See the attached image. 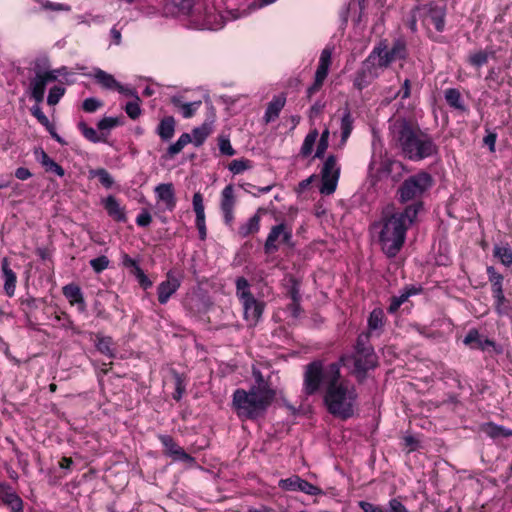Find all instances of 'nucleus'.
Listing matches in <instances>:
<instances>
[{"instance_id": "8fccbe9b", "label": "nucleus", "mask_w": 512, "mask_h": 512, "mask_svg": "<svg viewBox=\"0 0 512 512\" xmlns=\"http://www.w3.org/2000/svg\"><path fill=\"white\" fill-rule=\"evenodd\" d=\"M298 491H301V492H303L307 495H311V496H316V495L322 494V490L319 487L309 483L308 481H306L302 478H301L299 486H298Z\"/></svg>"}, {"instance_id": "c9c22d12", "label": "nucleus", "mask_w": 512, "mask_h": 512, "mask_svg": "<svg viewBox=\"0 0 512 512\" xmlns=\"http://www.w3.org/2000/svg\"><path fill=\"white\" fill-rule=\"evenodd\" d=\"M495 257L499 258L501 263L505 266L512 265V248L508 245L498 246L496 245L493 250Z\"/></svg>"}, {"instance_id": "e2e57ef3", "label": "nucleus", "mask_w": 512, "mask_h": 512, "mask_svg": "<svg viewBox=\"0 0 512 512\" xmlns=\"http://www.w3.org/2000/svg\"><path fill=\"white\" fill-rule=\"evenodd\" d=\"M125 111L132 119L138 118L141 114V109L138 102H128L126 104Z\"/></svg>"}, {"instance_id": "2f4dec72", "label": "nucleus", "mask_w": 512, "mask_h": 512, "mask_svg": "<svg viewBox=\"0 0 512 512\" xmlns=\"http://www.w3.org/2000/svg\"><path fill=\"white\" fill-rule=\"evenodd\" d=\"M318 136H319V133H318L317 129H312L306 135V137L303 141V144L301 146V149H300V155L302 157H307L312 153Z\"/></svg>"}, {"instance_id": "0eeeda50", "label": "nucleus", "mask_w": 512, "mask_h": 512, "mask_svg": "<svg viewBox=\"0 0 512 512\" xmlns=\"http://www.w3.org/2000/svg\"><path fill=\"white\" fill-rule=\"evenodd\" d=\"M406 45L403 41L397 40L391 49H387L384 43L376 46L369 56H374V62L378 69L387 68L392 62L406 57Z\"/></svg>"}, {"instance_id": "bf43d9fd", "label": "nucleus", "mask_w": 512, "mask_h": 512, "mask_svg": "<svg viewBox=\"0 0 512 512\" xmlns=\"http://www.w3.org/2000/svg\"><path fill=\"white\" fill-rule=\"evenodd\" d=\"M358 505L362 512H389L386 507L368 501H360Z\"/></svg>"}, {"instance_id": "7ed1b4c3", "label": "nucleus", "mask_w": 512, "mask_h": 512, "mask_svg": "<svg viewBox=\"0 0 512 512\" xmlns=\"http://www.w3.org/2000/svg\"><path fill=\"white\" fill-rule=\"evenodd\" d=\"M327 387L324 402L330 414L342 420L354 415L358 394L354 386L340 379V364L327 366Z\"/></svg>"}, {"instance_id": "7c9ffc66", "label": "nucleus", "mask_w": 512, "mask_h": 512, "mask_svg": "<svg viewBox=\"0 0 512 512\" xmlns=\"http://www.w3.org/2000/svg\"><path fill=\"white\" fill-rule=\"evenodd\" d=\"M259 228L260 216L258 214H255L245 224H242L239 227L238 233L242 238H245L250 234L258 232Z\"/></svg>"}, {"instance_id": "9d476101", "label": "nucleus", "mask_w": 512, "mask_h": 512, "mask_svg": "<svg viewBox=\"0 0 512 512\" xmlns=\"http://www.w3.org/2000/svg\"><path fill=\"white\" fill-rule=\"evenodd\" d=\"M291 239L292 231L285 223L273 226L264 244L265 253L270 254L276 252L281 243L291 245Z\"/></svg>"}, {"instance_id": "f704fd0d", "label": "nucleus", "mask_w": 512, "mask_h": 512, "mask_svg": "<svg viewBox=\"0 0 512 512\" xmlns=\"http://www.w3.org/2000/svg\"><path fill=\"white\" fill-rule=\"evenodd\" d=\"M191 142V135L188 133H183L175 143L171 144L168 147L167 154L169 155V157H173L176 154L180 153L182 149Z\"/></svg>"}, {"instance_id": "de8ad7c7", "label": "nucleus", "mask_w": 512, "mask_h": 512, "mask_svg": "<svg viewBox=\"0 0 512 512\" xmlns=\"http://www.w3.org/2000/svg\"><path fill=\"white\" fill-rule=\"evenodd\" d=\"M252 374L256 384L250 388H259L262 391L276 392L273 388L270 387L269 383L264 379L262 373L259 370L253 369Z\"/></svg>"}, {"instance_id": "dca6fc26", "label": "nucleus", "mask_w": 512, "mask_h": 512, "mask_svg": "<svg viewBox=\"0 0 512 512\" xmlns=\"http://www.w3.org/2000/svg\"><path fill=\"white\" fill-rule=\"evenodd\" d=\"M181 284V279L174 272L167 273L166 280L158 285V301L160 304L168 302L169 298L178 290Z\"/></svg>"}, {"instance_id": "603ef678", "label": "nucleus", "mask_w": 512, "mask_h": 512, "mask_svg": "<svg viewBox=\"0 0 512 512\" xmlns=\"http://www.w3.org/2000/svg\"><path fill=\"white\" fill-rule=\"evenodd\" d=\"M65 89L61 86H54L50 89L48 97H47V103L51 106L56 105L60 98L64 95Z\"/></svg>"}, {"instance_id": "4be33fe9", "label": "nucleus", "mask_w": 512, "mask_h": 512, "mask_svg": "<svg viewBox=\"0 0 512 512\" xmlns=\"http://www.w3.org/2000/svg\"><path fill=\"white\" fill-rule=\"evenodd\" d=\"M445 12L442 8L430 7L427 10L424 24L432 23L438 32H442L445 26Z\"/></svg>"}, {"instance_id": "0e129e2a", "label": "nucleus", "mask_w": 512, "mask_h": 512, "mask_svg": "<svg viewBox=\"0 0 512 512\" xmlns=\"http://www.w3.org/2000/svg\"><path fill=\"white\" fill-rule=\"evenodd\" d=\"M122 265L125 268L130 269V273L134 275L136 273V269H140V266L137 264V262L132 259L128 254L122 255Z\"/></svg>"}, {"instance_id": "09e8293b", "label": "nucleus", "mask_w": 512, "mask_h": 512, "mask_svg": "<svg viewBox=\"0 0 512 512\" xmlns=\"http://www.w3.org/2000/svg\"><path fill=\"white\" fill-rule=\"evenodd\" d=\"M251 168V161L247 159H235L229 164V170L234 174H240Z\"/></svg>"}, {"instance_id": "f03ea898", "label": "nucleus", "mask_w": 512, "mask_h": 512, "mask_svg": "<svg viewBox=\"0 0 512 512\" xmlns=\"http://www.w3.org/2000/svg\"><path fill=\"white\" fill-rule=\"evenodd\" d=\"M392 138L404 157L420 161L438 153L433 138L406 119H397L391 126Z\"/></svg>"}, {"instance_id": "13d9d810", "label": "nucleus", "mask_w": 512, "mask_h": 512, "mask_svg": "<svg viewBox=\"0 0 512 512\" xmlns=\"http://www.w3.org/2000/svg\"><path fill=\"white\" fill-rule=\"evenodd\" d=\"M103 103L97 98L90 97L83 101L82 108L87 113L95 112L97 109L102 107Z\"/></svg>"}, {"instance_id": "393cba45", "label": "nucleus", "mask_w": 512, "mask_h": 512, "mask_svg": "<svg viewBox=\"0 0 512 512\" xmlns=\"http://www.w3.org/2000/svg\"><path fill=\"white\" fill-rule=\"evenodd\" d=\"M354 119L351 115L350 109L345 108L340 122L341 140L340 146H344L351 135L353 130Z\"/></svg>"}, {"instance_id": "a211bd4d", "label": "nucleus", "mask_w": 512, "mask_h": 512, "mask_svg": "<svg viewBox=\"0 0 512 512\" xmlns=\"http://www.w3.org/2000/svg\"><path fill=\"white\" fill-rule=\"evenodd\" d=\"M244 309V317L250 325H256L263 313V304L258 302L254 296L241 301Z\"/></svg>"}, {"instance_id": "6e6d98bb", "label": "nucleus", "mask_w": 512, "mask_h": 512, "mask_svg": "<svg viewBox=\"0 0 512 512\" xmlns=\"http://www.w3.org/2000/svg\"><path fill=\"white\" fill-rule=\"evenodd\" d=\"M160 441L166 449L167 454L171 457L174 454V451L179 449V445L174 442L171 436L162 435L160 436Z\"/></svg>"}, {"instance_id": "20e7f679", "label": "nucleus", "mask_w": 512, "mask_h": 512, "mask_svg": "<svg viewBox=\"0 0 512 512\" xmlns=\"http://www.w3.org/2000/svg\"><path fill=\"white\" fill-rule=\"evenodd\" d=\"M276 397V392L259 388L236 389L232 397V408L242 420H256L265 415Z\"/></svg>"}, {"instance_id": "72a5a7b5", "label": "nucleus", "mask_w": 512, "mask_h": 512, "mask_svg": "<svg viewBox=\"0 0 512 512\" xmlns=\"http://www.w3.org/2000/svg\"><path fill=\"white\" fill-rule=\"evenodd\" d=\"M484 432L491 438L512 436V430L506 429L493 423H488L483 428Z\"/></svg>"}, {"instance_id": "b1692460", "label": "nucleus", "mask_w": 512, "mask_h": 512, "mask_svg": "<svg viewBox=\"0 0 512 512\" xmlns=\"http://www.w3.org/2000/svg\"><path fill=\"white\" fill-rule=\"evenodd\" d=\"M213 131V121H205L201 126L196 127L192 130V142L194 146L199 147L201 146L206 138L212 133Z\"/></svg>"}, {"instance_id": "774afa93", "label": "nucleus", "mask_w": 512, "mask_h": 512, "mask_svg": "<svg viewBox=\"0 0 512 512\" xmlns=\"http://www.w3.org/2000/svg\"><path fill=\"white\" fill-rule=\"evenodd\" d=\"M219 149L222 154L227 156H233L235 154V150L232 148L230 141L227 139L220 140Z\"/></svg>"}, {"instance_id": "a19ab883", "label": "nucleus", "mask_w": 512, "mask_h": 512, "mask_svg": "<svg viewBox=\"0 0 512 512\" xmlns=\"http://www.w3.org/2000/svg\"><path fill=\"white\" fill-rule=\"evenodd\" d=\"M78 128L84 137L93 143H98L104 140L102 135H99L94 128L89 127L85 122H79Z\"/></svg>"}, {"instance_id": "79ce46f5", "label": "nucleus", "mask_w": 512, "mask_h": 512, "mask_svg": "<svg viewBox=\"0 0 512 512\" xmlns=\"http://www.w3.org/2000/svg\"><path fill=\"white\" fill-rule=\"evenodd\" d=\"M329 135H330L329 129L325 128L323 130V132L321 133V136H320V139H319V142L317 145V149H316V152H315V155L313 158L321 159L324 157V154L329 145Z\"/></svg>"}, {"instance_id": "69168bd1", "label": "nucleus", "mask_w": 512, "mask_h": 512, "mask_svg": "<svg viewBox=\"0 0 512 512\" xmlns=\"http://www.w3.org/2000/svg\"><path fill=\"white\" fill-rule=\"evenodd\" d=\"M171 457L173 460L183 461L186 463L194 462V458L186 453L182 447H179L178 450L174 451V454Z\"/></svg>"}, {"instance_id": "49530a36", "label": "nucleus", "mask_w": 512, "mask_h": 512, "mask_svg": "<svg viewBox=\"0 0 512 512\" xmlns=\"http://www.w3.org/2000/svg\"><path fill=\"white\" fill-rule=\"evenodd\" d=\"M118 125H120V120L117 117H104L97 123L102 136H105V131H109Z\"/></svg>"}, {"instance_id": "39448f33", "label": "nucleus", "mask_w": 512, "mask_h": 512, "mask_svg": "<svg viewBox=\"0 0 512 512\" xmlns=\"http://www.w3.org/2000/svg\"><path fill=\"white\" fill-rule=\"evenodd\" d=\"M337 363L340 366H348L352 363V373L359 381H362L365 378L366 372L376 366V355L369 344V335H359L355 346V353L341 356Z\"/></svg>"}, {"instance_id": "473e14b6", "label": "nucleus", "mask_w": 512, "mask_h": 512, "mask_svg": "<svg viewBox=\"0 0 512 512\" xmlns=\"http://www.w3.org/2000/svg\"><path fill=\"white\" fill-rule=\"evenodd\" d=\"M417 293V290L414 289V288H410V289H405L399 296H393L391 298V302H390V305L388 307V312L390 313H395L399 307L405 302L408 300V298L413 295V294H416Z\"/></svg>"}, {"instance_id": "4468645a", "label": "nucleus", "mask_w": 512, "mask_h": 512, "mask_svg": "<svg viewBox=\"0 0 512 512\" xmlns=\"http://www.w3.org/2000/svg\"><path fill=\"white\" fill-rule=\"evenodd\" d=\"M58 72V70H53L37 73L34 79L31 81V96L37 103L43 101L46 85L49 82L55 81L57 79Z\"/></svg>"}, {"instance_id": "e433bc0d", "label": "nucleus", "mask_w": 512, "mask_h": 512, "mask_svg": "<svg viewBox=\"0 0 512 512\" xmlns=\"http://www.w3.org/2000/svg\"><path fill=\"white\" fill-rule=\"evenodd\" d=\"M90 177L98 178L99 182L107 189L111 188L114 184V179L111 174L104 168H99L90 171Z\"/></svg>"}, {"instance_id": "052dcab7", "label": "nucleus", "mask_w": 512, "mask_h": 512, "mask_svg": "<svg viewBox=\"0 0 512 512\" xmlns=\"http://www.w3.org/2000/svg\"><path fill=\"white\" fill-rule=\"evenodd\" d=\"M387 510L389 512H409L406 506L397 498L389 500Z\"/></svg>"}, {"instance_id": "f8f14e48", "label": "nucleus", "mask_w": 512, "mask_h": 512, "mask_svg": "<svg viewBox=\"0 0 512 512\" xmlns=\"http://www.w3.org/2000/svg\"><path fill=\"white\" fill-rule=\"evenodd\" d=\"M379 76V69L374 62V56H368L363 61L361 68L356 72L354 78V87L362 90L367 87L375 78Z\"/></svg>"}, {"instance_id": "c756f323", "label": "nucleus", "mask_w": 512, "mask_h": 512, "mask_svg": "<svg viewBox=\"0 0 512 512\" xmlns=\"http://www.w3.org/2000/svg\"><path fill=\"white\" fill-rule=\"evenodd\" d=\"M37 159L47 172H53L60 177L64 176V169L60 165H58L53 159H51L43 150H41Z\"/></svg>"}, {"instance_id": "2eb2a0df", "label": "nucleus", "mask_w": 512, "mask_h": 512, "mask_svg": "<svg viewBox=\"0 0 512 512\" xmlns=\"http://www.w3.org/2000/svg\"><path fill=\"white\" fill-rule=\"evenodd\" d=\"M236 205L235 189L232 184L227 185L221 192L220 208L224 222L231 226L234 221V207Z\"/></svg>"}, {"instance_id": "c85d7f7f", "label": "nucleus", "mask_w": 512, "mask_h": 512, "mask_svg": "<svg viewBox=\"0 0 512 512\" xmlns=\"http://www.w3.org/2000/svg\"><path fill=\"white\" fill-rule=\"evenodd\" d=\"M171 102L175 107H178L182 111V116L184 118H191L196 110L200 107L201 101H194L190 103H182L179 97H172Z\"/></svg>"}, {"instance_id": "37998d69", "label": "nucleus", "mask_w": 512, "mask_h": 512, "mask_svg": "<svg viewBox=\"0 0 512 512\" xmlns=\"http://www.w3.org/2000/svg\"><path fill=\"white\" fill-rule=\"evenodd\" d=\"M493 56L494 52H488L480 50L474 54H471L469 56V63L474 67H481L482 65L486 64L488 61L489 56Z\"/></svg>"}, {"instance_id": "423d86ee", "label": "nucleus", "mask_w": 512, "mask_h": 512, "mask_svg": "<svg viewBox=\"0 0 512 512\" xmlns=\"http://www.w3.org/2000/svg\"><path fill=\"white\" fill-rule=\"evenodd\" d=\"M433 179L429 173L419 172L403 181L398 188L399 200L405 203L411 200L419 199L432 187Z\"/></svg>"}, {"instance_id": "6ab92c4d", "label": "nucleus", "mask_w": 512, "mask_h": 512, "mask_svg": "<svg viewBox=\"0 0 512 512\" xmlns=\"http://www.w3.org/2000/svg\"><path fill=\"white\" fill-rule=\"evenodd\" d=\"M154 192L158 200L165 205L167 210H174L176 207V197L172 183H161L155 187Z\"/></svg>"}, {"instance_id": "3c124183", "label": "nucleus", "mask_w": 512, "mask_h": 512, "mask_svg": "<svg viewBox=\"0 0 512 512\" xmlns=\"http://www.w3.org/2000/svg\"><path fill=\"white\" fill-rule=\"evenodd\" d=\"M192 204L194 212L196 214V219L205 217L203 197L200 192H196L193 195Z\"/></svg>"}, {"instance_id": "5fc2aeb1", "label": "nucleus", "mask_w": 512, "mask_h": 512, "mask_svg": "<svg viewBox=\"0 0 512 512\" xmlns=\"http://www.w3.org/2000/svg\"><path fill=\"white\" fill-rule=\"evenodd\" d=\"M89 264L96 273H100L108 267L109 259L103 255V256H99L97 258L91 259Z\"/></svg>"}, {"instance_id": "c03bdc74", "label": "nucleus", "mask_w": 512, "mask_h": 512, "mask_svg": "<svg viewBox=\"0 0 512 512\" xmlns=\"http://www.w3.org/2000/svg\"><path fill=\"white\" fill-rule=\"evenodd\" d=\"M236 289L237 296L239 297L240 301H243L248 297L253 296L252 293L250 292V285L244 277L237 278Z\"/></svg>"}, {"instance_id": "680f3d73", "label": "nucleus", "mask_w": 512, "mask_h": 512, "mask_svg": "<svg viewBox=\"0 0 512 512\" xmlns=\"http://www.w3.org/2000/svg\"><path fill=\"white\" fill-rule=\"evenodd\" d=\"M31 112L33 114V116H35L37 118V120L45 127H49L50 126V121L49 119L47 118V116L43 113V111L41 110L40 106L36 105V106H33L32 109H31Z\"/></svg>"}, {"instance_id": "a878e982", "label": "nucleus", "mask_w": 512, "mask_h": 512, "mask_svg": "<svg viewBox=\"0 0 512 512\" xmlns=\"http://www.w3.org/2000/svg\"><path fill=\"white\" fill-rule=\"evenodd\" d=\"M464 343L472 348L485 350L488 346H493L494 342L489 339H483L475 329L470 330L464 338Z\"/></svg>"}, {"instance_id": "f3484780", "label": "nucleus", "mask_w": 512, "mask_h": 512, "mask_svg": "<svg viewBox=\"0 0 512 512\" xmlns=\"http://www.w3.org/2000/svg\"><path fill=\"white\" fill-rule=\"evenodd\" d=\"M0 500L12 512L23 511V501L14 491V489L5 482L0 483Z\"/></svg>"}, {"instance_id": "ea45409f", "label": "nucleus", "mask_w": 512, "mask_h": 512, "mask_svg": "<svg viewBox=\"0 0 512 512\" xmlns=\"http://www.w3.org/2000/svg\"><path fill=\"white\" fill-rule=\"evenodd\" d=\"M365 9V0H354L349 3L347 11L350 10H358V15L354 18V23L356 25H360L366 22V17L364 15Z\"/></svg>"}, {"instance_id": "5701e85b", "label": "nucleus", "mask_w": 512, "mask_h": 512, "mask_svg": "<svg viewBox=\"0 0 512 512\" xmlns=\"http://www.w3.org/2000/svg\"><path fill=\"white\" fill-rule=\"evenodd\" d=\"M286 103V98L283 95L276 96L268 103L264 119L266 123L274 121L278 116L280 111L283 109Z\"/></svg>"}, {"instance_id": "864d4df0", "label": "nucleus", "mask_w": 512, "mask_h": 512, "mask_svg": "<svg viewBox=\"0 0 512 512\" xmlns=\"http://www.w3.org/2000/svg\"><path fill=\"white\" fill-rule=\"evenodd\" d=\"M111 344H112L111 338L101 337L98 339L96 347L101 353H103L109 357H113Z\"/></svg>"}, {"instance_id": "58836bf2", "label": "nucleus", "mask_w": 512, "mask_h": 512, "mask_svg": "<svg viewBox=\"0 0 512 512\" xmlns=\"http://www.w3.org/2000/svg\"><path fill=\"white\" fill-rule=\"evenodd\" d=\"M384 312L381 309H374L368 318V328L370 331L379 330L383 326Z\"/></svg>"}, {"instance_id": "4d7b16f0", "label": "nucleus", "mask_w": 512, "mask_h": 512, "mask_svg": "<svg viewBox=\"0 0 512 512\" xmlns=\"http://www.w3.org/2000/svg\"><path fill=\"white\" fill-rule=\"evenodd\" d=\"M495 299V308L498 313L506 314L508 312V301L505 298L504 292L493 295Z\"/></svg>"}, {"instance_id": "4c0bfd02", "label": "nucleus", "mask_w": 512, "mask_h": 512, "mask_svg": "<svg viewBox=\"0 0 512 512\" xmlns=\"http://www.w3.org/2000/svg\"><path fill=\"white\" fill-rule=\"evenodd\" d=\"M445 100L447 103L456 109L464 110V106L461 101V94L455 88H449L445 91Z\"/></svg>"}, {"instance_id": "ddd939ff", "label": "nucleus", "mask_w": 512, "mask_h": 512, "mask_svg": "<svg viewBox=\"0 0 512 512\" xmlns=\"http://www.w3.org/2000/svg\"><path fill=\"white\" fill-rule=\"evenodd\" d=\"M90 76H92L97 84L104 89L116 90L126 96H134L135 94L132 89L121 85L112 74H109L100 68H95Z\"/></svg>"}, {"instance_id": "aec40b11", "label": "nucleus", "mask_w": 512, "mask_h": 512, "mask_svg": "<svg viewBox=\"0 0 512 512\" xmlns=\"http://www.w3.org/2000/svg\"><path fill=\"white\" fill-rule=\"evenodd\" d=\"M1 270L4 278V291L8 297L15 294L17 276L9 266L7 258L2 259Z\"/></svg>"}, {"instance_id": "a18cd8bd", "label": "nucleus", "mask_w": 512, "mask_h": 512, "mask_svg": "<svg viewBox=\"0 0 512 512\" xmlns=\"http://www.w3.org/2000/svg\"><path fill=\"white\" fill-rule=\"evenodd\" d=\"M300 480L301 477H299L298 475H293L286 479H280L278 482V486L286 491H298Z\"/></svg>"}, {"instance_id": "1a4fd4ad", "label": "nucleus", "mask_w": 512, "mask_h": 512, "mask_svg": "<svg viewBox=\"0 0 512 512\" xmlns=\"http://www.w3.org/2000/svg\"><path fill=\"white\" fill-rule=\"evenodd\" d=\"M327 367L323 369L320 362H312L306 367L304 374V391L307 395L315 394L321 383L327 386Z\"/></svg>"}, {"instance_id": "9b49d317", "label": "nucleus", "mask_w": 512, "mask_h": 512, "mask_svg": "<svg viewBox=\"0 0 512 512\" xmlns=\"http://www.w3.org/2000/svg\"><path fill=\"white\" fill-rule=\"evenodd\" d=\"M331 58L332 50L330 48L323 49L315 73L314 83L307 89V97L309 99L321 89L323 82L328 75L329 67L331 65Z\"/></svg>"}, {"instance_id": "412c9836", "label": "nucleus", "mask_w": 512, "mask_h": 512, "mask_svg": "<svg viewBox=\"0 0 512 512\" xmlns=\"http://www.w3.org/2000/svg\"><path fill=\"white\" fill-rule=\"evenodd\" d=\"M104 207L108 215L118 222H125L127 220L125 210L120 206L119 202L114 196H108L104 201Z\"/></svg>"}, {"instance_id": "cd10ccee", "label": "nucleus", "mask_w": 512, "mask_h": 512, "mask_svg": "<svg viewBox=\"0 0 512 512\" xmlns=\"http://www.w3.org/2000/svg\"><path fill=\"white\" fill-rule=\"evenodd\" d=\"M63 294L71 304H80L81 310H84L85 303L79 286L68 284L63 287Z\"/></svg>"}, {"instance_id": "338daca9", "label": "nucleus", "mask_w": 512, "mask_h": 512, "mask_svg": "<svg viewBox=\"0 0 512 512\" xmlns=\"http://www.w3.org/2000/svg\"><path fill=\"white\" fill-rule=\"evenodd\" d=\"M134 276L137 278L139 284L144 289H147L152 286V282L148 279V277L145 275V273L143 272V270L141 268L136 269V273L134 274Z\"/></svg>"}, {"instance_id": "6e6552de", "label": "nucleus", "mask_w": 512, "mask_h": 512, "mask_svg": "<svg viewBox=\"0 0 512 512\" xmlns=\"http://www.w3.org/2000/svg\"><path fill=\"white\" fill-rule=\"evenodd\" d=\"M321 187L320 192L325 195L334 193L340 176V166L334 155H329L323 163L321 169Z\"/></svg>"}, {"instance_id": "bb28decb", "label": "nucleus", "mask_w": 512, "mask_h": 512, "mask_svg": "<svg viewBox=\"0 0 512 512\" xmlns=\"http://www.w3.org/2000/svg\"><path fill=\"white\" fill-rule=\"evenodd\" d=\"M175 132V120L172 116L164 117L158 127L157 133L163 141L170 140Z\"/></svg>"}, {"instance_id": "f257e3e1", "label": "nucleus", "mask_w": 512, "mask_h": 512, "mask_svg": "<svg viewBox=\"0 0 512 512\" xmlns=\"http://www.w3.org/2000/svg\"><path fill=\"white\" fill-rule=\"evenodd\" d=\"M422 209L421 202H415L407 206L404 211L385 215L380 223L373 225L380 228L379 243L382 251L389 257H395L401 250L406 232L416 221L419 211Z\"/></svg>"}]
</instances>
